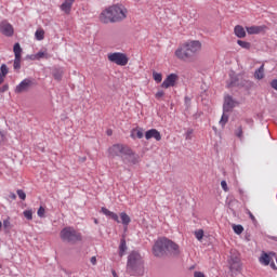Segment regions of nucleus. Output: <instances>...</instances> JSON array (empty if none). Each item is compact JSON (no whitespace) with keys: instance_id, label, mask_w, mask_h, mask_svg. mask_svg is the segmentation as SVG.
<instances>
[{"instance_id":"nucleus-1","label":"nucleus","mask_w":277,"mask_h":277,"mask_svg":"<svg viewBox=\"0 0 277 277\" xmlns=\"http://www.w3.org/2000/svg\"><path fill=\"white\" fill-rule=\"evenodd\" d=\"M129 11L122 4H113L104 9L98 18L104 25H109V23H122L127 18Z\"/></svg>"},{"instance_id":"nucleus-2","label":"nucleus","mask_w":277,"mask_h":277,"mask_svg":"<svg viewBox=\"0 0 277 277\" xmlns=\"http://www.w3.org/2000/svg\"><path fill=\"white\" fill-rule=\"evenodd\" d=\"M202 51V43L198 40L186 41L175 50V57L181 62H194L196 55Z\"/></svg>"},{"instance_id":"nucleus-3","label":"nucleus","mask_w":277,"mask_h":277,"mask_svg":"<svg viewBox=\"0 0 277 277\" xmlns=\"http://www.w3.org/2000/svg\"><path fill=\"white\" fill-rule=\"evenodd\" d=\"M166 252L179 256L181 254V248L176 242L168 238H159L153 247V254L154 256H163Z\"/></svg>"},{"instance_id":"nucleus-4","label":"nucleus","mask_w":277,"mask_h":277,"mask_svg":"<svg viewBox=\"0 0 277 277\" xmlns=\"http://www.w3.org/2000/svg\"><path fill=\"white\" fill-rule=\"evenodd\" d=\"M127 272L130 276H140L144 274V259L142 254L136 251H132L128 256Z\"/></svg>"},{"instance_id":"nucleus-5","label":"nucleus","mask_w":277,"mask_h":277,"mask_svg":"<svg viewBox=\"0 0 277 277\" xmlns=\"http://www.w3.org/2000/svg\"><path fill=\"white\" fill-rule=\"evenodd\" d=\"M61 239L63 241H67L68 243H77L78 241H82L83 236L81 233L77 232L75 227H65L61 230Z\"/></svg>"},{"instance_id":"nucleus-6","label":"nucleus","mask_w":277,"mask_h":277,"mask_svg":"<svg viewBox=\"0 0 277 277\" xmlns=\"http://www.w3.org/2000/svg\"><path fill=\"white\" fill-rule=\"evenodd\" d=\"M109 157H126V155H131V147L122 144H115L108 148Z\"/></svg>"},{"instance_id":"nucleus-7","label":"nucleus","mask_w":277,"mask_h":277,"mask_svg":"<svg viewBox=\"0 0 277 277\" xmlns=\"http://www.w3.org/2000/svg\"><path fill=\"white\" fill-rule=\"evenodd\" d=\"M107 60L117 66H127L129 64V56L122 52H110L107 54Z\"/></svg>"},{"instance_id":"nucleus-8","label":"nucleus","mask_w":277,"mask_h":277,"mask_svg":"<svg viewBox=\"0 0 277 277\" xmlns=\"http://www.w3.org/2000/svg\"><path fill=\"white\" fill-rule=\"evenodd\" d=\"M0 32L8 38H12V36H14V26H12L8 21H2L0 23Z\"/></svg>"},{"instance_id":"nucleus-9","label":"nucleus","mask_w":277,"mask_h":277,"mask_svg":"<svg viewBox=\"0 0 277 277\" xmlns=\"http://www.w3.org/2000/svg\"><path fill=\"white\" fill-rule=\"evenodd\" d=\"M176 81H179V75L170 74L161 83V88L168 90V88H174L176 85Z\"/></svg>"},{"instance_id":"nucleus-10","label":"nucleus","mask_w":277,"mask_h":277,"mask_svg":"<svg viewBox=\"0 0 277 277\" xmlns=\"http://www.w3.org/2000/svg\"><path fill=\"white\" fill-rule=\"evenodd\" d=\"M34 82L30 79H24L15 88L16 94H23V92H27L31 88Z\"/></svg>"},{"instance_id":"nucleus-11","label":"nucleus","mask_w":277,"mask_h":277,"mask_svg":"<svg viewBox=\"0 0 277 277\" xmlns=\"http://www.w3.org/2000/svg\"><path fill=\"white\" fill-rule=\"evenodd\" d=\"M237 102L233 100V96L226 95L224 97V104H223V110L226 114V111H233L234 107H236Z\"/></svg>"},{"instance_id":"nucleus-12","label":"nucleus","mask_w":277,"mask_h":277,"mask_svg":"<svg viewBox=\"0 0 277 277\" xmlns=\"http://www.w3.org/2000/svg\"><path fill=\"white\" fill-rule=\"evenodd\" d=\"M77 0H64L63 3L60 6L61 12H64V14H70L72 12V5H75V2Z\"/></svg>"},{"instance_id":"nucleus-13","label":"nucleus","mask_w":277,"mask_h":277,"mask_svg":"<svg viewBox=\"0 0 277 277\" xmlns=\"http://www.w3.org/2000/svg\"><path fill=\"white\" fill-rule=\"evenodd\" d=\"M156 140V142H161V133L157 129L148 130L145 133V140Z\"/></svg>"},{"instance_id":"nucleus-14","label":"nucleus","mask_w":277,"mask_h":277,"mask_svg":"<svg viewBox=\"0 0 277 277\" xmlns=\"http://www.w3.org/2000/svg\"><path fill=\"white\" fill-rule=\"evenodd\" d=\"M102 213H104V215H106V217H110V220H114L115 222H117V224H120V219L118 217V214L109 211V209L102 208Z\"/></svg>"},{"instance_id":"nucleus-15","label":"nucleus","mask_w":277,"mask_h":277,"mask_svg":"<svg viewBox=\"0 0 277 277\" xmlns=\"http://www.w3.org/2000/svg\"><path fill=\"white\" fill-rule=\"evenodd\" d=\"M126 157H129V163H132V166L137 164L140 161V155L135 154L133 149H131V154H126Z\"/></svg>"},{"instance_id":"nucleus-16","label":"nucleus","mask_w":277,"mask_h":277,"mask_svg":"<svg viewBox=\"0 0 277 277\" xmlns=\"http://www.w3.org/2000/svg\"><path fill=\"white\" fill-rule=\"evenodd\" d=\"M230 271L232 272H241V261L239 259H235L230 263Z\"/></svg>"},{"instance_id":"nucleus-17","label":"nucleus","mask_w":277,"mask_h":277,"mask_svg":"<svg viewBox=\"0 0 277 277\" xmlns=\"http://www.w3.org/2000/svg\"><path fill=\"white\" fill-rule=\"evenodd\" d=\"M234 31H235V36H237V38H246V29L243 28V26L237 25L234 28Z\"/></svg>"},{"instance_id":"nucleus-18","label":"nucleus","mask_w":277,"mask_h":277,"mask_svg":"<svg viewBox=\"0 0 277 277\" xmlns=\"http://www.w3.org/2000/svg\"><path fill=\"white\" fill-rule=\"evenodd\" d=\"M261 31H263V27L262 26H250V27H247V32L250 36L256 35V34H261Z\"/></svg>"},{"instance_id":"nucleus-19","label":"nucleus","mask_w":277,"mask_h":277,"mask_svg":"<svg viewBox=\"0 0 277 277\" xmlns=\"http://www.w3.org/2000/svg\"><path fill=\"white\" fill-rule=\"evenodd\" d=\"M260 263L262 265H269L272 263V255L267 254V253H262V255L260 256Z\"/></svg>"},{"instance_id":"nucleus-20","label":"nucleus","mask_w":277,"mask_h":277,"mask_svg":"<svg viewBox=\"0 0 277 277\" xmlns=\"http://www.w3.org/2000/svg\"><path fill=\"white\" fill-rule=\"evenodd\" d=\"M131 137H133V140H135V137H137V140H142V137H144V132L142 128L133 129L131 133Z\"/></svg>"},{"instance_id":"nucleus-21","label":"nucleus","mask_w":277,"mask_h":277,"mask_svg":"<svg viewBox=\"0 0 277 277\" xmlns=\"http://www.w3.org/2000/svg\"><path fill=\"white\" fill-rule=\"evenodd\" d=\"M120 219H121V224H123L126 228L127 226H129V224H131V216H129V214H127L126 212L120 213Z\"/></svg>"},{"instance_id":"nucleus-22","label":"nucleus","mask_w":277,"mask_h":277,"mask_svg":"<svg viewBox=\"0 0 277 277\" xmlns=\"http://www.w3.org/2000/svg\"><path fill=\"white\" fill-rule=\"evenodd\" d=\"M254 77L259 80L265 77V65H261V67L258 70H255Z\"/></svg>"},{"instance_id":"nucleus-23","label":"nucleus","mask_w":277,"mask_h":277,"mask_svg":"<svg viewBox=\"0 0 277 277\" xmlns=\"http://www.w3.org/2000/svg\"><path fill=\"white\" fill-rule=\"evenodd\" d=\"M124 252H127V240L122 238L119 245V256H124Z\"/></svg>"},{"instance_id":"nucleus-24","label":"nucleus","mask_w":277,"mask_h":277,"mask_svg":"<svg viewBox=\"0 0 277 277\" xmlns=\"http://www.w3.org/2000/svg\"><path fill=\"white\" fill-rule=\"evenodd\" d=\"M13 53L15 57H22L23 55V48H21V43H15L13 47Z\"/></svg>"},{"instance_id":"nucleus-25","label":"nucleus","mask_w":277,"mask_h":277,"mask_svg":"<svg viewBox=\"0 0 277 277\" xmlns=\"http://www.w3.org/2000/svg\"><path fill=\"white\" fill-rule=\"evenodd\" d=\"M34 60H49V54L47 52H38L35 54Z\"/></svg>"},{"instance_id":"nucleus-26","label":"nucleus","mask_w":277,"mask_h":277,"mask_svg":"<svg viewBox=\"0 0 277 277\" xmlns=\"http://www.w3.org/2000/svg\"><path fill=\"white\" fill-rule=\"evenodd\" d=\"M8 72H10V68H8V65L2 64L0 67V75L5 79L8 77Z\"/></svg>"},{"instance_id":"nucleus-27","label":"nucleus","mask_w":277,"mask_h":277,"mask_svg":"<svg viewBox=\"0 0 277 277\" xmlns=\"http://www.w3.org/2000/svg\"><path fill=\"white\" fill-rule=\"evenodd\" d=\"M35 38L36 40H39V41L42 40L44 38V29L42 28L37 29L35 32Z\"/></svg>"},{"instance_id":"nucleus-28","label":"nucleus","mask_w":277,"mask_h":277,"mask_svg":"<svg viewBox=\"0 0 277 277\" xmlns=\"http://www.w3.org/2000/svg\"><path fill=\"white\" fill-rule=\"evenodd\" d=\"M153 79L156 81V83H161V81H163V76L157 71H154Z\"/></svg>"},{"instance_id":"nucleus-29","label":"nucleus","mask_w":277,"mask_h":277,"mask_svg":"<svg viewBox=\"0 0 277 277\" xmlns=\"http://www.w3.org/2000/svg\"><path fill=\"white\" fill-rule=\"evenodd\" d=\"M53 77L56 81H62V77H64V71L60 70V69H56L54 72H53Z\"/></svg>"},{"instance_id":"nucleus-30","label":"nucleus","mask_w":277,"mask_h":277,"mask_svg":"<svg viewBox=\"0 0 277 277\" xmlns=\"http://www.w3.org/2000/svg\"><path fill=\"white\" fill-rule=\"evenodd\" d=\"M235 135L236 137H238L239 140H243V128L241 126H239L236 130H235Z\"/></svg>"},{"instance_id":"nucleus-31","label":"nucleus","mask_w":277,"mask_h":277,"mask_svg":"<svg viewBox=\"0 0 277 277\" xmlns=\"http://www.w3.org/2000/svg\"><path fill=\"white\" fill-rule=\"evenodd\" d=\"M21 60L22 57H15L13 63L14 70H21Z\"/></svg>"},{"instance_id":"nucleus-32","label":"nucleus","mask_w":277,"mask_h":277,"mask_svg":"<svg viewBox=\"0 0 277 277\" xmlns=\"http://www.w3.org/2000/svg\"><path fill=\"white\" fill-rule=\"evenodd\" d=\"M24 217H26V220H34V211L32 210H25L24 212Z\"/></svg>"},{"instance_id":"nucleus-33","label":"nucleus","mask_w":277,"mask_h":277,"mask_svg":"<svg viewBox=\"0 0 277 277\" xmlns=\"http://www.w3.org/2000/svg\"><path fill=\"white\" fill-rule=\"evenodd\" d=\"M237 44H238L239 47H241V49H250V47H251L250 42L242 41V40H238V41H237Z\"/></svg>"},{"instance_id":"nucleus-34","label":"nucleus","mask_w":277,"mask_h":277,"mask_svg":"<svg viewBox=\"0 0 277 277\" xmlns=\"http://www.w3.org/2000/svg\"><path fill=\"white\" fill-rule=\"evenodd\" d=\"M233 230H234V233H236V235H241V233H243V226H241V225H234L233 226Z\"/></svg>"},{"instance_id":"nucleus-35","label":"nucleus","mask_w":277,"mask_h":277,"mask_svg":"<svg viewBox=\"0 0 277 277\" xmlns=\"http://www.w3.org/2000/svg\"><path fill=\"white\" fill-rule=\"evenodd\" d=\"M195 237H196V239H198V241H202V237H205V230L199 229V230L195 232Z\"/></svg>"},{"instance_id":"nucleus-36","label":"nucleus","mask_w":277,"mask_h":277,"mask_svg":"<svg viewBox=\"0 0 277 277\" xmlns=\"http://www.w3.org/2000/svg\"><path fill=\"white\" fill-rule=\"evenodd\" d=\"M226 122H228V117L226 116V114H223L220 120L221 127H225Z\"/></svg>"},{"instance_id":"nucleus-37","label":"nucleus","mask_w":277,"mask_h":277,"mask_svg":"<svg viewBox=\"0 0 277 277\" xmlns=\"http://www.w3.org/2000/svg\"><path fill=\"white\" fill-rule=\"evenodd\" d=\"M17 196L21 198V200H26L27 194L23 192V189H17Z\"/></svg>"},{"instance_id":"nucleus-38","label":"nucleus","mask_w":277,"mask_h":277,"mask_svg":"<svg viewBox=\"0 0 277 277\" xmlns=\"http://www.w3.org/2000/svg\"><path fill=\"white\" fill-rule=\"evenodd\" d=\"M44 213H47V210H44V207H40L37 211V215L39 217H44Z\"/></svg>"},{"instance_id":"nucleus-39","label":"nucleus","mask_w":277,"mask_h":277,"mask_svg":"<svg viewBox=\"0 0 277 277\" xmlns=\"http://www.w3.org/2000/svg\"><path fill=\"white\" fill-rule=\"evenodd\" d=\"M221 187H222V189H224L225 192H228V184L226 183V181H222V182H221Z\"/></svg>"},{"instance_id":"nucleus-40","label":"nucleus","mask_w":277,"mask_h":277,"mask_svg":"<svg viewBox=\"0 0 277 277\" xmlns=\"http://www.w3.org/2000/svg\"><path fill=\"white\" fill-rule=\"evenodd\" d=\"M163 96H166V93L163 91H158L156 93V98H163Z\"/></svg>"},{"instance_id":"nucleus-41","label":"nucleus","mask_w":277,"mask_h":277,"mask_svg":"<svg viewBox=\"0 0 277 277\" xmlns=\"http://www.w3.org/2000/svg\"><path fill=\"white\" fill-rule=\"evenodd\" d=\"M194 277H207V276L205 275V273L196 271L194 273Z\"/></svg>"},{"instance_id":"nucleus-42","label":"nucleus","mask_w":277,"mask_h":277,"mask_svg":"<svg viewBox=\"0 0 277 277\" xmlns=\"http://www.w3.org/2000/svg\"><path fill=\"white\" fill-rule=\"evenodd\" d=\"M250 220H252V222H256V217H254V214H252V212L250 210L247 211Z\"/></svg>"},{"instance_id":"nucleus-43","label":"nucleus","mask_w":277,"mask_h":277,"mask_svg":"<svg viewBox=\"0 0 277 277\" xmlns=\"http://www.w3.org/2000/svg\"><path fill=\"white\" fill-rule=\"evenodd\" d=\"M271 87L273 88V90H276V91H277V79H274V80L271 82Z\"/></svg>"},{"instance_id":"nucleus-44","label":"nucleus","mask_w":277,"mask_h":277,"mask_svg":"<svg viewBox=\"0 0 277 277\" xmlns=\"http://www.w3.org/2000/svg\"><path fill=\"white\" fill-rule=\"evenodd\" d=\"M192 133H194V130H188L187 133H186V140H190V135Z\"/></svg>"},{"instance_id":"nucleus-45","label":"nucleus","mask_w":277,"mask_h":277,"mask_svg":"<svg viewBox=\"0 0 277 277\" xmlns=\"http://www.w3.org/2000/svg\"><path fill=\"white\" fill-rule=\"evenodd\" d=\"M3 226H4V228H9V226H10V220H4V221H3Z\"/></svg>"},{"instance_id":"nucleus-46","label":"nucleus","mask_w":277,"mask_h":277,"mask_svg":"<svg viewBox=\"0 0 277 277\" xmlns=\"http://www.w3.org/2000/svg\"><path fill=\"white\" fill-rule=\"evenodd\" d=\"M9 198H11V200H16V194L10 193Z\"/></svg>"},{"instance_id":"nucleus-47","label":"nucleus","mask_w":277,"mask_h":277,"mask_svg":"<svg viewBox=\"0 0 277 277\" xmlns=\"http://www.w3.org/2000/svg\"><path fill=\"white\" fill-rule=\"evenodd\" d=\"M8 90H9L8 84H4V85L2 87V89H1L0 92H8Z\"/></svg>"},{"instance_id":"nucleus-48","label":"nucleus","mask_w":277,"mask_h":277,"mask_svg":"<svg viewBox=\"0 0 277 277\" xmlns=\"http://www.w3.org/2000/svg\"><path fill=\"white\" fill-rule=\"evenodd\" d=\"M91 263H92V265H96V256L91 258Z\"/></svg>"},{"instance_id":"nucleus-49","label":"nucleus","mask_w":277,"mask_h":277,"mask_svg":"<svg viewBox=\"0 0 277 277\" xmlns=\"http://www.w3.org/2000/svg\"><path fill=\"white\" fill-rule=\"evenodd\" d=\"M5 140V136L3 135V132L0 131V142H3Z\"/></svg>"},{"instance_id":"nucleus-50","label":"nucleus","mask_w":277,"mask_h":277,"mask_svg":"<svg viewBox=\"0 0 277 277\" xmlns=\"http://www.w3.org/2000/svg\"><path fill=\"white\" fill-rule=\"evenodd\" d=\"M3 81H5V79H4L3 76H1V74H0V85L3 83Z\"/></svg>"},{"instance_id":"nucleus-51","label":"nucleus","mask_w":277,"mask_h":277,"mask_svg":"<svg viewBox=\"0 0 277 277\" xmlns=\"http://www.w3.org/2000/svg\"><path fill=\"white\" fill-rule=\"evenodd\" d=\"M271 267H272L273 269H276V264H275L274 262H272V263H271Z\"/></svg>"},{"instance_id":"nucleus-52","label":"nucleus","mask_w":277,"mask_h":277,"mask_svg":"<svg viewBox=\"0 0 277 277\" xmlns=\"http://www.w3.org/2000/svg\"><path fill=\"white\" fill-rule=\"evenodd\" d=\"M111 274L114 277H118V273H116L115 271H111Z\"/></svg>"},{"instance_id":"nucleus-53","label":"nucleus","mask_w":277,"mask_h":277,"mask_svg":"<svg viewBox=\"0 0 277 277\" xmlns=\"http://www.w3.org/2000/svg\"><path fill=\"white\" fill-rule=\"evenodd\" d=\"M3 228V223L0 221V230Z\"/></svg>"},{"instance_id":"nucleus-54","label":"nucleus","mask_w":277,"mask_h":277,"mask_svg":"<svg viewBox=\"0 0 277 277\" xmlns=\"http://www.w3.org/2000/svg\"><path fill=\"white\" fill-rule=\"evenodd\" d=\"M230 85H235V80H232Z\"/></svg>"}]
</instances>
